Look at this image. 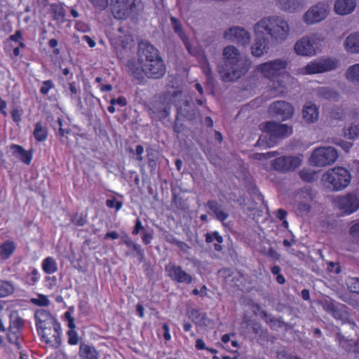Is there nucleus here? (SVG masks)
Instances as JSON below:
<instances>
[{"label":"nucleus","instance_id":"obj_1","mask_svg":"<svg viewBox=\"0 0 359 359\" xmlns=\"http://www.w3.org/2000/svg\"><path fill=\"white\" fill-rule=\"evenodd\" d=\"M137 63L128 61L129 73L137 79L145 76L150 79H160L166 72V66L158 50L150 42L142 41L138 43Z\"/></svg>","mask_w":359,"mask_h":359},{"label":"nucleus","instance_id":"obj_2","mask_svg":"<svg viewBox=\"0 0 359 359\" xmlns=\"http://www.w3.org/2000/svg\"><path fill=\"white\" fill-rule=\"evenodd\" d=\"M251 66V61L241 56L239 50L233 46L224 48L222 57L217 64V72L224 82L233 81L245 75Z\"/></svg>","mask_w":359,"mask_h":359},{"label":"nucleus","instance_id":"obj_3","mask_svg":"<svg viewBox=\"0 0 359 359\" xmlns=\"http://www.w3.org/2000/svg\"><path fill=\"white\" fill-rule=\"evenodd\" d=\"M255 29L257 33L265 35L272 43L278 44L287 39L290 27L283 17L271 15L264 17L257 22Z\"/></svg>","mask_w":359,"mask_h":359},{"label":"nucleus","instance_id":"obj_4","mask_svg":"<svg viewBox=\"0 0 359 359\" xmlns=\"http://www.w3.org/2000/svg\"><path fill=\"white\" fill-rule=\"evenodd\" d=\"M288 62L283 58H278L273 60L261 64L258 69L264 77L269 79L273 82L270 86L274 93H282L285 90L283 81H280L279 76L287 69Z\"/></svg>","mask_w":359,"mask_h":359},{"label":"nucleus","instance_id":"obj_5","mask_svg":"<svg viewBox=\"0 0 359 359\" xmlns=\"http://www.w3.org/2000/svg\"><path fill=\"white\" fill-rule=\"evenodd\" d=\"M323 180L332 184L333 190L346 188L351 181V175L344 168L338 167L329 170L323 175Z\"/></svg>","mask_w":359,"mask_h":359},{"label":"nucleus","instance_id":"obj_6","mask_svg":"<svg viewBox=\"0 0 359 359\" xmlns=\"http://www.w3.org/2000/svg\"><path fill=\"white\" fill-rule=\"evenodd\" d=\"M338 158V152L332 147L316 149L311 157V163L316 166L324 167L334 163Z\"/></svg>","mask_w":359,"mask_h":359},{"label":"nucleus","instance_id":"obj_7","mask_svg":"<svg viewBox=\"0 0 359 359\" xmlns=\"http://www.w3.org/2000/svg\"><path fill=\"white\" fill-rule=\"evenodd\" d=\"M7 337L11 344L20 349L22 340V320L16 311H12L10 314V326Z\"/></svg>","mask_w":359,"mask_h":359},{"label":"nucleus","instance_id":"obj_8","mask_svg":"<svg viewBox=\"0 0 359 359\" xmlns=\"http://www.w3.org/2000/svg\"><path fill=\"white\" fill-rule=\"evenodd\" d=\"M330 10L327 1H320L311 6L304 15V22L307 25H313L325 20Z\"/></svg>","mask_w":359,"mask_h":359},{"label":"nucleus","instance_id":"obj_9","mask_svg":"<svg viewBox=\"0 0 359 359\" xmlns=\"http://www.w3.org/2000/svg\"><path fill=\"white\" fill-rule=\"evenodd\" d=\"M339 60L332 57H320L308 63L304 70L308 74H321L336 69Z\"/></svg>","mask_w":359,"mask_h":359},{"label":"nucleus","instance_id":"obj_10","mask_svg":"<svg viewBox=\"0 0 359 359\" xmlns=\"http://www.w3.org/2000/svg\"><path fill=\"white\" fill-rule=\"evenodd\" d=\"M318 40L316 35L303 36L295 43L294 50L298 55L313 56L316 53Z\"/></svg>","mask_w":359,"mask_h":359},{"label":"nucleus","instance_id":"obj_11","mask_svg":"<svg viewBox=\"0 0 359 359\" xmlns=\"http://www.w3.org/2000/svg\"><path fill=\"white\" fill-rule=\"evenodd\" d=\"M110 8L115 18L124 20L133 13L135 4L133 0H111Z\"/></svg>","mask_w":359,"mask_h":359},{"label":"nucleus","instance_id":"obj_12","mask_svg":"<svg viewBox=\"0 0 359 359\" xmlns=\"http://www.w3.org/2000/svg\"><path fill=\"white\" fill-rule=\"evenodd\" d=\"M170 104L169 99L165 95L155 97L150 108L153 118L161 120L167 118L170 114Z\"/></svg>","mask_w":359,"mask_h":359},{"label":"nucleus","instance_id":"obj_13","mask_svg":"<svg viewBox=\"0 0 359 359\" xmlns=\"http://www.w3.org/2000/svg\"><path fill=\"white\" fill-rule=\"evenodd\" d=\"M262 130L271 137L277 138H285L292 133V126L273 121L262 123Z\"/></svg>","mask_w":359,"mask_h":359},{"label":"nucleus","instance_id":"obj_14","mask_svg":"<svg viewBox=\"0 0 359 359\" xmlns=\"http://www.w3.org/2000/svg\"><path fill=\"white\" fill-rule=\"evenodd\" d=\"M269 111L273 116L285 121L293 116L294 108L289 102L279 100L270 105Z\"/></svg>","mask_w":359,"mask_h":359},{"label":"nucleus","instance_id":"obj_15","mask_svg":"<svg viewBox=\"0 0 359 359\" xmlns=\"http://www.w3.org/2000/svg\"><path fill=\"white\" fill-rule=\"evenodd\" d=\"M224 37L231 42L245 46L250 43L251 36L243 27H232L224 32Z\"/></svg>","mask_w":359,"mask_h":359},{"label":"nucleus","instance_id":"obj_16","mask_svg":"<svg viewBox=\"0 0 359 359\" xmlns=\"http://www.w3.org/2000/svg\"><path fill=\"white\" fill-rule=\"evenodd\" d=\"M301 160L296 156H280L274 159L271 165L274 170L285 172L292 171L299 166Z\"/></svg>","mask_w":359,"mask_h":359},{"label":"nucleus","instance_id":"obj_17","mask_svg":"<svg viewBox=\"0 0 359 359\" xmlns=\"http://www.w3.org/2000/svg\"><path fill=\"white\" fill-rule=\"evenodd\" d=\"M60 325L58 323V327H46L38 330L42 339L51 346L57 348L61 345L60 338Z\"/></svg>","mask_w":359,"mask_h":359},{"label":"nucleus","instance_id":"obj_18","mask_svg":"<svg viewBox=\"0 0 359 359\" xmlns=\"http://www.w3.org/2000/svg\"><path fill=\"white\" fill-rule=\"evenodd\" d=\"M165 270L168 276L177 283L190 284L192 282V277L180 266L170 262L165 266Z\"/></svg>","mask_w":359,"mask_h":359},{"label":"nucleus","instance_id":"obj_19","mask_svg":"<svg viewBox=\"0 0 359 359\" xmlns=\"http://www.w3.org/2000/svg\"><path fill=\"white\" fill-rule=\"evenodd\" d=\"M341 209L348 214L353 213L359 209V189L347 194L339 201Z\"/></svg>","mask_w":359,"mask_h":359},{"label":"nucleus","instance_id":"obj_20","mask_svg":"<svg viewBox=\"0 0 359 359\" xmlns=\"http://www.w3.org/2000/svg\"><path fill=\"white\" fill-rule=\"evenodd\" d=\"M20 48H22V32L18 30L5 42L4 50L11 56L17 57L20 53Z\"/></svg>","mask_w":359,"mask_h":359},{"label":"nucleus","instance_id":"obj_21","mask_svg":"<svg viewBox=\"0 0 359 359\" xmlns=\"http://www.w3.org/2000/svg\"><path fill=\"white\" fill-rule=\"evenodd\" d=\"M257 34L255 41L251 47V53L253 56L259 57L268 52L273 43L265 35Z\"/></svg>","mask_w":359,"mask_h":359},{"label":"nucleus","instance_id":"obj_22","mask_svg":"<svg viewBox=\"0 0 359 359\" xmlns=\"http://www.w3.org/2000/svg\"><path fill=\"white\" fill-rule=\"evenodd\" d=\"M320 304L323 306V309L330 313H332V316L342 321V323H348L351 325H354V323L348 320L346 315L342 313L334 304V300L330 298H325L320 302Z\"/></svg>","mask_w":359,"mask_h":359},{"label":"nucleus","instance_id":"obj_23","mask_svg":"<svg viewBox=\"0 0 359 359\" xmlns=\"http://www.w3.org/2000/svg\"><path fill=\"white\" fill-rule=\"evenodd\" d=\"M35 318L38 330L46 327H58V322L56 319L44 309H38L35 313Z\"/></svg>","mask_w":359,"mask_h":359},{"label":"nucleus","instance_id":"obj_24","mask_svg":"<svg viewBox=\"0 0 359 359\" xmlns=\"http://www.w3.org/2000/svg\"><path fill=\"white\" fill-rule=\"evenodd\" d=\"M313 195L308 189H302L296 195L298 209L300 212L308 213L310 211Z\"/></svg>","mask_w":359,"mask_h":359},{"label":"nucleus","instance_id":"obj_25","mask_svg":"<svg viewBox=\"0 0 359 359\" xmlns=\"http://www.w3.org/2000/svg\"><path fill=\"white\" fill-rule=\"evenodd\" d=\"M356 6L355 0H336L334 10L336 13L341 15L351 13Z\"/></svg>","mask_w":359,"mask_h":359},{"label":"nucleus","instance_id":"obj_26","mask_svg":"<svg viewBox=\"0 0 359 359\" xmlns=\"http://www.w3.org/2000/svg\"><path fill=\"white\" fill-rule=\"evenodd\" d=\"M260 316L268 325H269L271 329L275 326H277L278 327H285L286 330L292 328L291 325L284 322L280 318H276L271 314H269L266 311H262L260 312Z\"/></svg>","mask_w":359,"mask_h":359},{"label":"nucleus","instance_id":"obj_27","mask_svg":"<svg viewBox=\"0 0 359 359\" xmlns=\"http://www.w3.org/2000/svg\"><path fill=\"white\" fill-rule=\"evenodd\" d=\"M303 118L307 123H314L318 118V110L316 104L306 102L302 110Z\"/></svg>","mask_w":359,"mask_h":359},{"label":"nucleus","instance_id":"obj_28","mask_svg":"<svg viewBox=\"0 0 359 359\" xmlns=\"http://www.w3.org/2000/svg\"><path fill=\"white\" fill-rule=\"evenodd\" d=\"M195 115L196 112L194 108L191 105L189 100H185L183 102V105L177 107L176 119L179 120L183 117L188 120H193L195 118Z\"/></svg>","mask_w":359,"mask_h":359},{"label":"nucleus","instance_id":"obj_29","mask_svg":"<svg viewBox=\"0 0 359 359\" xmlns=\"http://www.w3.org/2000/svg\"><path fill=\"white\" fill-rule=\"evenodd\" d=\"M206 206L212 212L215 217L223 222L229 217L228 212L222 209V206L215 200H210L207 202Z\"/></svg>","mask_w":359,"mask_h":359},{"label":"nucleus","instance_id":"obj_30","mask_svg":"<svg viewBox=\"0 0 359 359\" xmlns=\"http://www.w3.org/2000/svg\"><path fill=\"white\" fill-rule=\"evenodd\" d=\"M344 47L351 53H359V34L348 35L344 41Z\"/></svg>","mask_w":359,"mask_h":359},{"label":"nucleus","instance_id":"obj_31","mask_svg":"<svg viewBox=\"0 0 359 359\" xmlns=\"http://www.w3.org/2000/svg\"><path fill=\"white\" fill-rule=\"evenodd\" d=\"M16 249L15 243L12 241H6L0 244V260L5 261L9 259Z\"/></svg>","mask_w":359,"mask_h":359},{"label":"nucleus","instance_id":"obj_32","mask_svg":"<svg viewBox=\"0 0 359 359\" xmlns=\"http://www.w3.org/2000/svg\"><path fill=\"white\" fill-rule=\"evenodd\" d=\"M79 355L81 359H99L98 353L95 348L85 344L80 345Z\"/></svg>","mask_w":359,"mask_h":359},{"label":"nucleus","instance_id":"obj_33","mask_svg":"<svg viewBox=\"0 0 359 359\" xmlns=\"http://www.w3.org/2000/svg\"><path fill=\"white\" fill-rule=\"evenodd\" d=\"M316 95L318 97L328 100H337L338 98V93L329 87H320L316 90Z\"/></svg>","mask_w":359,"mask_h":359},{"label":"nucleus","instance_id":"obj_34","mask_svg":"<svg viewBox=\"0 0 359 359\" xmlns=\"http://www.w3.org/2000/svg\"><path fill=\"white\" fill-rule=\"evenodd\" d=\"M188 315L192 322L197 325L206 326L208 324L209 320L205 314L200 313L198 310L191 309L188 312Z\"/></svg>","mask_w":359,"mask_h":359},{"label":"nucleus","instance_id":"obj_35","mask_svg":"<svg viewBox=\"0 0 359 359\" xmlns=\"http://www.w3.org/2000/svg\"><path fill=\"white\" fill-rule=\"evenodd\" d=\"M279 8L285 11L293 12L301 7L299 0H278Z\"/></svg>","mask_w":359,"mask_h":359},{"label":"nucleus","instance_id":"obj_36","mask_svg":"<svg viewBox=\"0 0 359 359\" xmlns=\"http://www.w3.org/2000/svg\"><path fill=\"white\" fill-rule=\"evenodd\" d=\"M346 78L355 85H359V64L348 67L346 71Z\"/></svg>","mask_w":359,"mask_h":359},{"label":"nucleus","instance_id":"obj_37","mask_svg":"<svg viewBox=\"0 0 359 359\" xmlns=\"http://www.w3.org/2000/svg\"><path fill=\"white\" fill-rule=\"evenodd\" d=\"M34 138L39 142L44 141L48 136V130L41 123H36L33 132Z\"/></svg>","mask_w":359,"mask_h":359},{"label":"nucleus","instance_id":"obj_38","mask_svg":"<svg viewBox=\"0 0 359 359\" xmlns=\"http://www.w3.org/2000/svg\"><path fill=\"white\" fill-rule=\"evenodd\" d=\"M42 267L46 273H53L57 269L56 262L52 257L46 258L42 263Z\"/></svg>","mask_w":359,"mask_h":359},{"label":"nucleus","instance_id":"obj_39","mask_svg":"<svg viewBox=\"0 0 359 359\" xmlns=\"http://www.w3.org/2000/svg\"><path fill=\"white\" fill-rule=\"evenodd\" d=\"M344 135L350 140H355L359 137V124H351L344 130Z\"/></svg>","mask_w":359,"mask_h":359},{"label":"nucleus","instance_id":"obj_40","mask_svg":"<svg viewBox=\"0 0 359 359\" xmlns=\"http://www.w3.org/2000/svg\"><path fill=\"white\" fill-rule=\"evenodd\" d=\"M170 21L175 33L178 35L180 39L186 36V34L183 32L182 27L180 20L177 18L172 16L170 18Z\"/></svg>","mask_w":359,"mask_h":359},{"label":"nucleus","instance_id":"obj_41","mask_svg":"<svg viewBox=\"0 0 359 359\" xmlns=\"http://www.w3.org/2000/svg\"><path fill=\"white\" fill-rule=\"evenodd\" d=\"M346 285L351 292L359 294V278L349 277L346 280Z\"/></svg>","mask_w":359,"mask_h":359},{"label":"nucleus","instance_id":"obj_42","mask_svg":"<svg viewBox=\"0 0 359 359\" xmlns=\"http://www.w3.org/2000/svg\"><path fill=\"white\" fill-rule=\"evenodd\" d=\"M349 234L357 242H359V219L351 222Z\"/></svg>","mask_w":359,"mask_h":359},{"label":"nucleus","instance_id":"obj_43","mask_svg":"<svg viewBox=\"0 0 359 359\" xmlns=\"http://www.w3.org/2000/svg\"><path fill=\"white\" fill-rule=\"evenodd\" d=\"M172 203L175 206L180 210H187L189 206L187 202L182 198L177 197L175 193H172Z\"/></svg>","mask_w":359,"mask_h":359},{"label":"nucleus","instance_id":"obj_44","mask_svg":"<svg viewBox=\"0 0 359 359\" xmlns=\"http://www.w3.org/2000/svg\"><path fill=\"white\" fill-rule=\"evenodd\" d=\"M13 292V287L6 281L0 280V297H4Z\"/></svg>","mask_w":359,"mask_h":359},{"label":"nucleus","instance_id":"obj_45","mask_svg":"<svg viewBox=\"0 0 359 359\" xmlns=\"http://www.w3.org/2000/svg\"><path fill=\"white\" fill-rule=\"evenodd\" d=\"M241 275L237 272H232L231 273H228V275L225 277L226 282L231 285H236L238 281H240L241 278Z\"/></svg>","mask_w":359,"mask_h":359},{"label":"nucleus","instance_id":"obj_46","mask_svg":"<svg viewBox=\"0 0 359 359\" xmlns=\"http://www.w3.org/2000/svg\"><path fill=\"white\" fill-rule=\"evenodd\" d=\"M121 242L126 244L127 247L131 248L135 252L140 248V245L135 243L128 235L121 236Z\"/></svg>","mask_w":359,"mask_h":359},{"label":"nucleus","instance_id":"obj_47","mask_svg":"<svg viewBox=\"0 0 359 359\" xmlns=\"http://www.w3.org/2000/svg\"><path fill=\"white\" fill-rule=\"evenodd\" d=\"M93 6L99 11H104L109 5L108 0H89Z\"/></svg>","mask_w":359,"mask_h":359},{"label":"nucleus","instance_id":"obj_48","mask_svg":"<svg viewBox=\"0 0 359 359\" xmlns=\"http://www.w3.org/2000/svg\"><path fill=\"white\" fill-rule=\"evenodd\" d=\"M31 302L38 306H48L49 304L48 299L43 294H39L38 298L32 299Z\"/></svg>","mask_w":359,"mask_h":359},{"label":"nucleus","instance_id":"obj_49","mask_svg":"<svg viewBox=\"0 0 359 359\" xmlns=\"http://www.w3.org/2000/svg\"><path fill=\"white\" fill-rule=\"evenodd\" d=\"M72 222L76 226H83L86 224V219L83 215L75 214L72 218Z\"/></svg>","mask_w":359,"mask_h":359},{"label":"nucleus","instance_id":"obj_50","mask_svg":"<svg viewBox=\"0 0 359 359\" xmlns=\"http://www.w3.org/2000/svg\"><path fill=\"white\" fill-rule=\"evenodd\" d=\"M53 11L55 13V18H63L65 16V11L61 5L53 6Z\"/></svg>","mask_w":359,"mask_h":359},{"label":"nucleus","instance_id":"obj_51","mask_svg":"<svg viewBox=\"0 0 359 359\" xmlns=\"http://www.w3.org/2000/svg\"><path fill=\"white\" fill-rule=\"evenodd\" d=\"M170 242L174 245H175L176 246H177L182 251H183L185 253H188L189 252V246L182 242V241H180L175 238H172Z\"/></svg>","mask_w":359,"mask_h":359},{"label":"nucleus","instance_id":"obj_52","mask_svg":"<svg viewBox=\"0 0 359 359\" xmlns=\"http://www.w3.org/2000/svg\"><path fill=\"white\" fill-rule=\"evenodd\" d=\"M10 151L13 156H21L22 158V146L18 144H11Z\"/></svg>","mask_w":359,"mask_h":359},{"label":"nucleus","instance_id":"obj_53","mask_svg":"<svg viewBox=\"0 0 359 359\" xmlns=\"http://www.w3.org/2000/svg\"><path fill=\"white\" fill-rule=\"evenodd\" d=\"M53 87V82L50 80H47L43 82V86L41 88V93L43 95L48 94L49 90Z\"/></svg>","mask_w":359,"mask_h":359},{"label":"nucleus","instance_id":"obj_54","mask_svg":"<svg viewBox=\"0 0 359 359\" xmlns=\"http://www.w3.org/2000/svg\"><path fill=\"white\" fill-rule=\"evenodd\" d=\"M69 343L70 344H76L79 342V337L74 330L68 331Z\"/></svg>","mask_w":359,"mask_h":359},{"label":"nucleus","instance_id":"obj_55","mask_svg":"<svg viewBox=\"0 0 359 359\" xmlns=\"http://www.w3.org/2000/svg\"><path fill=\"white\" fill-rule=\"evenodd\" d=\"M37 271L36 269L32 270L30 274L27 275V283L29 285H34L36 280Z\"/></svg>","mask_w":359,"mask_h":359},{"label":"nucleus","instance_id":"obj_56","mask_svg":"<svg viewBox=\"0 0 359 359\" xmlns=\"http://www.w3.org/2000/svg\"><path fill=\"white\" fill-rule=\"evenodd\" d=\"M110 103L112 105L118 104L121 107L126 105L127 101L124 97H119L117 99L113 98L110 100Z\"/></svg>","mask_w":359,"mask_h":359},{"label":"nucleus","instance_id":"obj_57","mask_svg":"<svg viewBox=\"0 0 359 359\" xmlns=\"http://www.w3.org/2000/svg\"><path fill=\"white\" fill-rule=\"evenodd\" d=\"M181 40L182 41L183 43L184 44L187 51L190 54L194 55L195 53V51L192 49V47L189 43L188 37L186 36L183 37L182 39H181Z\"/></svg>","mask_w":359,"mask_h":359},{"label":"nucleus","instance_id":"obj_58","mask_svg":"<svg viewBox=\"0 0 359 359\" xmlns=\"http://www.w3.org/2000/svg\"><path fill=\"white\" fill-rule=\"evenodd\" d=\"M144 229V227L142 225V222L139 218H137L135 221V227L132 231L133 235H137L140 232V230Z\"/></svg>","mask_w":359,"mask_h":359},{"label":"nucleus","instance_id":"obj_59","mask_svg":"<svg viewBox=\"0 0 359 359\" xmlns=\"http://www.w3.org/2000/svg\"><path fill=\"white\" fill-rule=\"evenodd\" d=\"M336 144L339 145L346 151H348L350 148L352 147V144L344 140H339L335 142Z\"/></svg>","mask_w":359,"mask_h":359},{"label":"nucleus","instance_id":"obj_60","mask_svg":"<svg viewBox=\"0 0 359 359\" xmlns=\"http://www.w3.org/2000/svg\"><path fill=\"white\" fill-rule=\"evenodd\" d=\"M251 327H252V332L257 335H258L260 333V332L264 330L262 325L259 324V323H253L252 324Z\"/></svg>","mask_w":359,"mask_h":359},{"label":"nucleus","instance_id":"obj_61","mask_svg":"<svg viewBox=\"0 0 359 359\" xmlns=\"http://www.w3.org/2000/svg\"><path fill=\"white\" fill-rule=\"evenodd\" d=\"M11 116L13 118V120L16 122L17 123H19L21 121V114L20 111L18 109H13L11 111Z\"/></svg>","mask_w":359,"mask_h":359},{"label":"nucleus","instance_id":"obj_62","mask_svg":"<svg viewBox=\"0 0 359 359\" xmlns=\"http://www.w3.org/2000/svg\"><path fill=\"white\" fill-rule=\"evenodd\" d=\"M32 158V150L25 151L24 150V163L26 164H29Z\"/></svg>","mask_w":359,"mask_h":359},{"label":"nucleus","instance_id":"obj_63","mask_svg":"<svg viewBox=\"0 0 359 359\" xmlns=\"http://www.w3.org/2000/svg\"><path fill=\"white\" fill-rule=\"evenodd\" d=\"M152 238L153 236L151 233L148 232H144L142 236V241L145 245H148L149 243H150Z\"/></svg>","mask_w":359,"mask_h":359},{"label":"nucleus","instance_id":"obj_64","mask_svg":"<svg viewBox=\"0 0 359 359\" xmlns=\"http://www.w3.org/2000/svg\"><path fill=\"white\" fill-rule=\"evenodd\" d=\"M267 255L275 259H280V255L272 248H270L267 252Z\"/></svg>","mask_w":359,"mask_h":359}]
</instances>
